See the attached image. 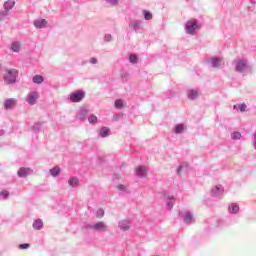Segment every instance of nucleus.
<instances>
[{
    "label": "nucleus",
    "instance_id": "nucleus-1",
    "mask_svg": "<svg viewBox=\"0 0 256 256\" xmlns=\"http://www.w3.org/2000/svg\"><path fill=\"white\" fill-rule=\"evenodd\" d=\"M232 65H234V71H236V73H242V75H245V73H249V71H251L249 62L243 58L233 60Z\"/></svg>",
    "mask_w": 256,
    "mask_h": 256
},
{
    "label": "nucleus",
    "instance_id": "nucleus-2",
    "mask_svg": "<svg viewBox=\"0 0 256 256\" xmlns=\"http://www.w3.org/2000/svg\"><path fill=\"white\" fill-rule=\"evenodd\" d=\"M17 77H19V71L15 69L6 70L3 76L4 83L6 85H15L17 83Z\"/></svg>",
    "mask_w": 256,
    "mask_h": 256
},
{
    "label": "nucleus",
    "instance_id": "nucleus-3",
    "mask_svg": "<svg viewBox=\"0 0 256 256\" xmlns=\"http://www.w3.org/2000/svg\"><path fill=\"white\" fill-rule=\"evenodd\" d=\"M198 29H201V24L199 23V20L192 18L186 21L185 31L187 35H195V31H197Z\"/></svg>",
    "mask_w": 256,
    "mask_h": 256
},
{
    "label": "nucleus",
    "instance_id": "nucleus-4",
    "mask_svg": "<svg viewBox=\"0 0 256 256\" xmlns=\"http://www.w3.org/2000/svg\"><path fill=\"white\" fill-rule=\"evenodd\" d=\"M87 229H91V231H95V233H107V231H109V225L104 221H98L88 224Z\"/></svg>",
    "mask_w": 256,
    "mask_h": 256
},
{
    "label": "nucleus",
    "instance_id": "nucleus-5",
    "mask_svg": "<svg viewBox=\"0 0 256 256\" xmlns=\"http://www.w3.org/2000/svg\"><path fill=\"white\" fill-rule=\"evenodd\" d=\"M179 215L183 223H185L186 225H193V223H195V216H193V213L189 211H183L180 212Z\"/></svg>",
    "mask_w": 256,
    "mask_h": 256
},
{
    "label": "nucleus",
    "instance_id": "nucleus-6",
    "mask_svg": "<svg viewBox=\"0 0 256 256\" xmlns=\"http://www.w3.org/2000/svg\"><path fill=\"white\" fill-rule=\"evenodd\" d=\"M187 99L189 101H197L199 97H201V89L200 88H189L186 91Z\"/></svg>",
    "mask_w": 256,
    "mask_h": 256
},
{
    "label": "nucleus",
    "instance_id": "nucleus-7",
    "mask_svg": "<svg viewBox=\"0 0 256 256\" xmlns=\"http://www.w3.org/2000/svg\"><path fill=\"white\" fill-rule=\"evenodd\" d=\"M71 103H81L82 99H85V91L76 90L69 97Z\"/></svg>",
    "mask_w": 256,
    "mask_h": 256
},
{
    "label": "nucleus",
    "instance_id": "nucleus-8",
    "mask_svg": "<svg viewBox=\"0 0 256 256\" xmlns=\"http://www.w3.org/2000/svg\"><path fill=\"white\" fill-rule=\"evenodd\" d=\"M39 97L40 94L37 91H31L30 93H28L27 97H26V103H28V105H37V101H39Z\"/></svg>",
    "mask_w": 256,
    "mask_h": 256
},
{
    "label": "nucleus",
    "instance_id": "nucleus-9",
    "mask_svg": "<svg viewBox=\"0 0 256 256\" xmlns=\"http://www.w3.org/2000/svg\"><path fill=\"white\" fill-rule=\"evenodd\" d=\"M210 63L213 69H223L225 67V61H223V58L212 57L210 59Z\"/></svg>",
    "mask_w": 256,
    "mask_h": 256
},
{
    "label": "nucleus",
    "instance_id": "nucleus-10",
    "mask_svg": "<svg viewBox=\"0 0 256 256\" xmlns=\"http://www.w3.org/2000/svg\"><path fill=\"white\" fill-rule=\"evenodd\" d=\"M223 193H225V188L221 184L215 185L211 189V197H214V198L222 197Z\"/></svg>",
    "mask_w": 256,
    "mask_h": 256
},
{
    "label": "nucleus",
    "instance_id": "nucleus-11",
    "mask_svg": "<svg viewBox=\"0 0 256 256\" xmlns=\"http://www.w3.org/2000/svg\"><path fill=\"white\" fill-rule=\"evenodd\" d=\"M164 199H165V202H166V209L168 211H171V209H173V205H175V196L165 195Z\"/></svg>",
    "mask_w": 256,
    "mask_h": 256
},
{
    "label": "nucleus",
    "instance_id": "nucleus-12",
    "mask_svg": "<svg viewBox=\"0 0 256 256\" xmlns=\"http://www.w3.org/2000/svg\"><path fill=\"white\" fill-rule=\"evenodd\" d=\"M15 105H17V99L15 98H8L4 101V109H6V111H11Z\"/></svg>",
    "mask_w": 256,
    "mask_h": 256
},
{
    "label": "nucleus",
    "instance_id": "nucleus-13",
    "mask_svg": "<svg viewBox=\"0 0 256 256\" xmlns=\"http://www.w3.org/2000/svg\"><path fill=\"white\" fill-rule=\"evenodd\" d=\"M141 25H143V20H134L129 23V28L135 31V33H139L141 30Z\"/></svg>",
    "mask_w": 256,
    "mask_h": 256
},
{
    "label": "nucleus",
    "instance_id": "nucleus-14",
    "mask_svg": "<svg viewBox=\"0 0 256 256\" xmlns=\"http://www.w3.org/2000/svg\"><path fill=\"white\" fill-rule=\"evenodd\" d=\"M241 208L239 207V204L237 203H230L228 205V213L229 215H237Z\"/></svg>",
    "mask_w": 256,
    "mask_h": 256
},
{
    "label": "nucleus",
    "instance_id": "nucleus-15",
    "mask_svg": "<svg viewBox=\"0 0 256 256\" xmlns=\"http://www.w3.org/2000/svg\"><path fill=\"white\" fill-rule=\"evenodd\" d=\"M33 173V170L31 168H25L22 167L18 170L17 174L18 177L25 178Z\"/></svg>",
    "mask_w": 256,
    "mask_h": 256
},
{
    "label": "nucleus",
    "instance_id": "nucleus-16",
    "mask_svg": "<svg viewBox=\"0 0 256 256\" xmlns=\"http://www.w3.org/2000/svg\"><path fill=\"white\" fill-rule=\"evenodd\" d=\"M136 177H139L140 179L147 177V167H145V166L137 167L136 168Z\"/></svg>",
    "mask_w": 256,
    "mask_h": 256
},
{
    "label": "nucleus",
    "instance_id": "nucleus-17",
    "mask_svg": "<svg viewBox=\"0 0 256 256\" xmlns=\"http://www.w3.org/2000/svg\"><path fill=\"white\" fill-rule=\"evenodd\" d=\"M118 227H119V229H121V231H129V229H131V221L121 220L118 223Z\"/></svg>",
    "mask_w": 256,
    "mask_h": 256
},
{
    "label": "nucleus",
    "instance_id": "nucleus-18",
    "mask_svg": "<svg viewBox=\"0 0 256 256\" xmlns=\"http://www.w3.org/2000/svg\"><path fill=\"white\" fill-rule=\"evenodd\" d=\"M34 27L36 29H45L47 27V20L45 19H38L33 22Z\"/></svg>",
    "mask_w": 256,
    "mask_h": 256
},
{
    "label": "nucleus",
    "instance_id": "nucleus-19",
    "mask_svg": "<svg viewBox=\"0 0 256 256\" xmlns=\"http://www.w3.org/2000/svg\"><path fill=\"white\" fill-rule=\"evenodd\" d=\"M185 131H187V125L185 124H177L174 128V133H176V135H181L185 133Z\"/></svg>",
    "mask_w": 256,
    "mask_h": 256
},
{
    "label": "nucleus",
    "instance_id": "nucleus-20",
    "mask_svg": "<svg viewBox=\"0 0 256 256\" xmlns=\"http://www.w3.org/2000/svg\"><path fill=\"white\" fill-rule=\"evenodd\" d=\"M99 137L102 139H105L106 137H109L111 135V129L108 127H102L98 132Z\"/></svg>",
    "mask_w": 256,
    "mask_h": 256
},
{
    "label": "nucleus",
    "instance_id": "nucleus-21",
    "mask_svg": "<svg viewBox=\"0 0 256 256\" xmlns=\"http://www.w3.org/2000/svg\"><path fill=\"white\" fill-rule=\"evenodd\" d=\"M32 227L35 229V231H41L43 229V220L40 218L34 220Z\"/></svg>",
    "mask_w": 256,
    "mask_h": 256
},
{
    "label": "nucleus",
    "instance_id": "nucleus-22",
    "mask_svg": "<svg viewBox=\"0 0 256 256\" xmlns=\"http://www.w3.org/2000/svg\"><path fill=\"white\" fill-rule=\"evenodd\" d=\"M4 10L5 11H11V9H13V7H15V0H7L6 2H4L3 4Z\"/></svg>",
    "mask_w": 256,
    "mask_h": 256
},
{
    "label": "nucleus",
    "instance_id": "nucleus-23",
    "mask_svg": "<svg viewBox=\"0 0 256 256\" xmlns=\"http://www.w3.org/2000/svg\"><path fill=\"white\" fill-rule=\"evenodd\" d=\"M11 50L14 53H19V51H21V42L19 41H15L11 44Z\"/></svg>",
    "mask_w": 256,
    "mask_h": 256
},
{
    "label": "nucleus",
    "instance_id": "nucleus-24",
    "mask_svg": "<svg viewBox=\"0 0 256 256\" xmlns=\"http://www.w3.org/2000/svg\"><path fill=\"white\" fill-rule=\"evenodd\" d=\"M32 81L36 85H41V83H43V81H45V79L41 75H35V76H33Z\"/></svg>",
    "mask_w": 256,
    "mask_h": 256
},
{
    "label": "nucleus",
    "instance_id": "nucleus-25",
    "mask_svg": "<svg viewBox=\"0 0 256 256\" xmlns=\"http://www.w3.org/2000/svg\"><path fill=\"white\" fill-rule=\"evenodd\" d=\"M233 109L235 110H237V109H239V111L241 112V113H245V111H247V104H245V103H242V104H238V105H234L233 106Z\"/></svg>",
    "mask_w": 256,
    "mask_h": 256
},
{
    "label": "nucleus",
    "instance_id": "nucleus-26",
    "mask_svg": "<svg viewBox=\"0 0 256 256\" xmlns=\"http://www.w3.org/2000/svg\"><path fill=\"white\" fill-rule=\"evenodd\" d=\"M88 122L90 123V125H97V123H99V119L96 115L91 114L90 116H88Z\"/></svg>",
    "mask_w": 256,
    "mask_h": 256
},
{
    "label": "nucleus",
    "instance_id": "nucleus-27",
    "mask_svg": "<svg viewBox=\"0 0 256 256\" xmlns=\"http://www.w3.org/2000/svg\"><path fill=\"white\" fill-rule=\"evenodd\" d=\"M116 109H123L125 107V101L123 99H117L114 103Z\"/></svg>",
    "mask_w": 256,
    "mask_h": 256
},
{
    "label": "nucleus",
    "instance_id": "nucleus-28",
    "mask_svg": "<svg viewBox=\"0 0 256 256\" xmlns=\"http://www.w3.org/2000/svg\"><path fill=\"white\" fill-rule=\"evenodd\" d=\"M59 173H61V168H59V166L50 169V175H52V177H58Z\"/></svg>",
    "mask_w": 256,
    "mask_h": 256
},
{
    "label": "nucleus",
    "instance_id": "nucleus-29",
    "mask_svg": "<svg viewBox=\"0 0 256 256\" xmlns=\"http://www.w3.org/2000/svg\"><path fill=\"white\" fill-rule=\"evenodd\" d=\"M68 185L70 187H77L79 185V179L77 177H72L68 180Z\"/></svg>",
    "mask_w": 256,
    "mask_h": 256
},
{
    "label": "nucleus",
    "instance_id": "nucleus-30",
    "mask_svg": "<svg viewBox=\"0 0 256 256\" xmlns=\"http://www.w3.org/2000/svg\"><path fill=\"white\" fill-rule=\"evenodd\" d=\"M11 15V12L7 10L0 11V21H5L9 16Z\"/></svg>",
    "mask_w": 256,
    "mask_h": 256
},
{
    "label": "nucleus",
    "instance_id": "nucleus-31",
    "mask_svg": "<svg viewBox=\"0 0 256 256\" xmlns=\"http://www.w3.org/2000/svg\"><path fill=\"white\" fill-rule=\"evenodd\" d=\"M88 113H89V110H87L86 108H80L79 119L81 120L85 119Z\"/></svg>",
    "mask_w": 256,
    "mask_h": 256
},
{
    "label": "nucleus",
    "instance_id": "nucleus-32",
    "mask_svg": "<svg viewBox=\"0 0 256 256\" xmlns=\"http://www.w3.org/2000/svg\"><path fill=\"white\" fill-rule=\"evenodd\" d=\"M116 189H118V191L120 192V195H125V193H127V187L123 184H118L116 186Z\"/></svg>",
    "mask_w": 256,
    "mask_h": 256
},
{
    "label": "nucleus",
    "instance_id": "nucleus-33",
    "mask_svg": "<svg viewBox=\"0 0 256 256\" xmlns=\"http://www.w3.org/2000/svg\"><path fill=\"white\" fill-rule=\"evenodd\" d=\"M6 199H9V191L7 190L0 191V201H5Z\"/></svg>",
    "mask_w": 256,
    "mask_h": 256
},
{
    "label": "nucleus",
    "instance_id": "nucleus-34",
    "mask_svg": "<svg viewBox=\"0 0 256 256\" xmlns=\"http://www.w3.org/2000/svg\"><path fill=\"white\" fill-rule=\"evenodd\" d=\"M143 15L145 21H151V19H153V13L149 12L148 10H143Z\"/></svg>",
    "mask_w": 256,
    "mask_h": 256
},
{
    "label": "nucleus",
    "instance_id": "nucleus-35",
    "mask_svg": "<svg viewBox=\"0 0 256 256\" xmlns=\"http://www.w3.org/2000/svg\"><path fill=\"white\" fill-rule=\"evenodd\" d=\"M106 5L109 7H117L119 5V0H104Z\"/></svg>",
    "mask_w": 256,
    "mask_h": 256
},
{
    "label": "nucleus",
    "instance_id": "nucleus-36",
    "mask_svg": "<svg viewBox=\"0 0 256 256\" xmlns=\"http://www.w3.org/2000/svg\"><path fill=\"white\" fill-rule=\"evenodd\" d=\"M129 61L133 64L136 65V63H138L139 58L137 57L136 54H130L129 56Z\"/></svg>",
    "mask_w": 256,
    "mask_h": 256
},
{
    "label": "nucleus",
    "instance_id": "nucleus-37",
    "mask_svg": "<svg viewBox=\"0 0 256 256\" xmlns=\"http://www.w3.org/2000/svg\"><path fill=\"white\" fill-rule=\"evenodd\" d=\"M183 171H187V163H182L178 169H177V173L178 175H181V173H183Z\"/></svg>",
    "mask_w": 256,
    "mask_h": 256
},
{
    "label": "nucleus",
    "instance_id": "nucleus-38",
    "mask_svg": "<svg viewBox=\"0 0 256 256\" xmlns=\"http://www.w3.org/2000/svg\"><path fill=\"white\" fill-rule=\"evenodd\" d=\"M241 137H242V135L240 134V132H233L231 134V139H233L234 141L241 139Z\"/></svg>",
    "mask_w": 256,
    "mask_h": 256
},
{
    "label": "nucleus",
    "instance_id": "nucleus-39",
    "mask_svg": "<svg viewBox=\"0 0 256 256\" xmlns=\"http://www.w3.org/2000/svg\"><path fill=\"white\" fill-rule=\"evenodd\" d=\"M104 216H105V210H103V208L98 209L96 212V217H98V219H101Z\"/></svg>",
    "mask_w": 256,
    "mask_h": 256
},
{
    "label": "nucleus",
    "instance_id": "nucleus-40",
    "mask_svg": "<svg viewBox=\"0 0 256 256\" xmlns=\"http://www.w3.org/2000/svg\"><path fill=\"white\" fill-rule=\"evenodd\" d=\"M104 41L106 43H111V41H113V36L111 34H105L104 35Z\"/></svg>",
    "mask_w": 256,
    "mask_h": 256
},
{
    "label": "nucleus",
    "instance_id": "nucleus-41",
    "mask_svg": "<svg viewBox=\"0 0 256 256\" xmlns=\"http://www.w3.org/2000/svg\"><path fill=\"white\" fill-rule=\"evenodd\" d=\"M89 63L91 65H97V63H99V59L92 57V58H90Z\"/></svg>",
    "mask_w": 256,
    "mask_h": 256
},
{
    "label": "nucleus",
    "instance_id": "nucleus-42",
    "mask_svg": "<svg viewBox=\"0 0 256 256\" xmlns=\"http://www.w3.org/2000/svg\"><path fill=\"white\" fill-rule=\"evenodd\" d=\"M33 131H41V123H36L33 125Z\"/></svg>",
    "mask_w": 256,
    "mask_h": 256
},
{
    "label": "nucleus",
    "instance_id": "nucleus-43",
    "mask_svg": "<svg viewBox=\"0 0 256 256\" xmlns=\"http://www.w3.org/2000/svg\"><path fill=\"white\" fill-rule=\"evenodd\" d=\"M30 247H31V244L29 243L19 245V249H29Z\"/></svg>",
    "mask_w": 256,
    "mask_h": 256
},
{
    "label": "nucleus",
    "instance_id": "nucleus-44",
    "mask_svg": "<svg viewBox=\"0 0 256 256\" xmlns=\"http://www.w3.org/2000/svg\"><path fill=\"white\" fill-rule=\"evenodd\" d=\"M253 147L256 151V131L253 133Z\"/></svg>",
    "mask_w": 256,
    "mask_h": 256
},
{
    "label": "nucleus",
    "instance_id": "nucleus-45",
    "mask_svg": "<svg viewBox=\"0 0 256 256\" xmlns=\"http://www.w3.org/2000/svg\"><path fill=\"white\" fill-rule=\"evenodd\" d=\"M250 3H251L252 5H255L256 0H250Z\"/></svg>",
    "mask_w": 256,
    "mask_h": 256
}]
</instances>
